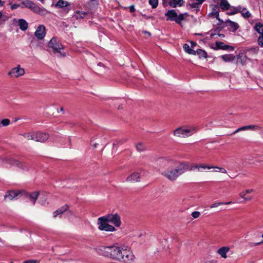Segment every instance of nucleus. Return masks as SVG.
<instances>
[{
	"label": "nucleus",
	"instance_id": "obj_1",
	"mask_svg": "<svg viewBox=\"0 0 263 263\" xmlns=\"http://www.w3.org/2000/svg\"><path fill=\"white\" fill-rule=\"evenodd\" d=\"M158 162L161 168L166 169L161 173V175L171 181L176 180L179 176L187 170L193 171L196 168L199 170L200 168H211V167L203 164L190 166L189 162L186 161H177L168 158H161Z\"/></svg>",
	"mask_w": 263,
	"mask_h": 263
},
{
	"label": "nucleus",
	"instance_id": "obj_2",
	"mask_svg": "<svg viewBox=\"0 0 263 263\" xmlns=\"http://www.w3.org/2000/svg\"><path fill=\"white\" fill-rule=\"evenodd\" d=\"M98 252L103 256L125 263H130L135 258L130 250L115 245L101 246L98 248Z\"/></svg>",
	"mask_w": 263,
	"mask_h": 263
},
{
	"label": "nucleus",
	"instance_id": "obj_3",
	"mask_svg": "<svg viewBox=\"0 0 263 263\" xmlns=\"http://www.w3.org/2000/svg\"><path fill=\"white\" fill-rule=\"evenodd\" d=\"M108 222L111 223L116 227H119L121 224V217L117 213L108 214L99 217L97 222L99 230L107 232L116 231L115 228L109 224Z\"/></svg>",
	"mask_w": 263,
	"mask_h": 263
},
{
	"label": "nucleus",
	"instance_id": "obj_4",
	"mask_svg": "<svg viewBox=\"0 0 263 263\" xmlns=\"http://www.w3.org/2000/svg\"><path fill=\"white\" fill-rule=\"evenodd\" d=\"M22 8H27L30 9L33 12L40 15H45L47 11L46 9L40 7L33 2L30 0H22L21 2Z\"/></svg>",
	"mask_w": 263,
	"mask_h": 263
},
{
	"label": "nucleus",
	"instance_id": "obj_5",
	"mask_svg": "<svg viewBox=\"0 0 263 263\" xmlns=\"http://www.w3.org/2000/svg\"><path fill=\"white\" fill-rule=\"evenodd\" d=\"M48 47L52 49L54 54H59L61 57H65L66 53L61 51L63 49V45L57 37H53L48 43Z\"/></svg>",
	"mask_w": 263,
	"mask_h": 263
},
{
	"label": "nucleus",
	"instance_id": "obj_6",
	"mask_svg": "<svg viewBox=\"0 0 263 263\" xmlns=\"http://www.w3.org/2000/svg\"><path fill=\"white\" fill-rule=\"evenodd\" d=\"M198 130V128L197 127H193L191 128L185 129L183 128L182 127H180L174 131V135L178 137H180L182 135L183 137H185V136H191Z\"/></svg>",
	"mask_w": 263,
	"mask_h": 263
},
{
	"label": "nucleus",
	"instance_id": "obj_7",
	"mask_svg": "<svg viewBox=\"0 0 263 263\" xmlns=\"http://www.w3.org/2000/svg\"><path fill=\"white\" fill-rule=\"evenodd\" d=\"M40 195V192L35 191L33 192L29 193L25 190H21V197L29 199V200L34 204L36 202V200Z\"/></svg>",
	"mask_w": 263,
	"mask_h": 263
},
{
	"label": "nucleus",
	"instance_id": "obj_8",
	"mask_svg": "<svg viewBox=\"0 0 263 263\" xmlns=\"http://www.w3.org/2000/svg\"><path fill=\"white\" fill-rule=\"evenodd\" d=\"M18 196H21V190H9L4 195V199L12 200Z\"/></svg>",
	"mask_w": 263,
	"mask_h": 263
},
{
	"label": "nucleus",
	"instance_id": "obj_9",
	"mask_svg": "<svg viewBox=\"0 0 263 263\" xmlns=\"http://www.w3.org/2000/svg\"><path fill=\"white\" fill-rule=\"evenodd\" d=\"M6 162L7 163L10 164L11 165L16 166L18 168L23 170H25V168H26V165L24 164H23L22 162L16 159H15L13 158L10 157L6 159Z\"/></svg>",
	"mask_w": 263,
	"mask_h": 263
},
{
	"label": "nucleus",
	"instance_id": "obj_10",
	"mask_svg": "<svg viewBox=\"0 0 263 263\" xmlns=\"http://www.w3.org/2000/svg\"><path fill=\"white\" fill-rule=\"evenodd\" d=\"M25 73V70L23 68L20 67L18 65L17 67L13 68L9 72L8 74L12 77L17 78L20 76H23Z\"/></svg>",
	"mask_w": 263,
	"mask_h": 263
},
{
	"label": "nucleus",
	"instance_id": "obj_11",
	"mask_svg": "<svg viewBox=\"0 0 263 263\" xmlns=\"http://www.w3.org/2000/svg\"><path fill=\"white\" fill-rule=\"evenodd\" d=\"M54 6L58 9L64 8V11L66 13L71 10V8L69 7L70 3L64 0H59Z\"/></svg>",
	"mask_w": 263,
	"mask_h": 263
},
{
	"label": "nucleus",
	"instance_id": "obj_12",
	"mask_svg": "<svg viewBox=\"0 0 263 263\" xmlns=\"http://www.w3.org/2000/svg\"><path fill=\"white\" fill-rule=\"evenodd\" d=\"M49 136L46 133L36 132L34 133V140L36 142H44L47 141Z\"/></svg>",
	"mask_w": 263,
	"mask_h": 263
},
{
	"label": "nucleus",
	"instance_id": "obj_13",
	"mask_svg": "<svg viewBox=\"0 0 263 263\" xmlns=\"http://www.w3.org/2000/svg\"><path fill=\"white\" fill-rule=\"evenodd\" d=\"M216 47L213 48L214 50H230L233 51L235 47L233 46L225 45L223 42L220 41H216L215 42Z\"/></svg>",
	"mask_w": 263,
	"mask_h": 263
},
{
	"label": "nucleus",
	"instance_id": "obj_14",
	"mask_svg": "<svg viewBox=\"0 0 263 263\" xmlns=\"http://www.w3.org/2000/svg\"><path fill=\"white\" fill-rule=\"evenodd\" d=\"M34 34L38 39H43L46 34L45 27L43 25H39L35 31Z\"/></svg>",
	"mask_w": 263,
	"mask_h": 263
},
{
	"label": "nucleus",
	"instance_id": "obj_15",
	"mask_svg": "<svg viewBox=\"0 0 263 263\" xmlns=\"http://www.w3.org/2000/svg\"><path fill=\"white\" fill-rule=\"evenodd\" d=\"M224 24L230 27V28H229V31L232 32H235L239 27V25L237 23L233 22L229 19L226 20L224 21Z\"/></svg>",
	"mask_w": 263,
	"mask_h": 263
},
{
	"label": "nucleus",
	"instance_id": "obj_16",
	"mask_svg": "<svg viewBox=\"0 0 263 263\" xmlns=\"http://www.w3.org/2000/svg\"><path fill=\"white\" fill-rule=\"evenodd\" d=\"M165 15L166 17V21H176V18L177 16V13L175 10L172 9L168 10L165 13Z\"/></svg>",
	"mask_w": 263,
	"mask_h": 263
},
{
	"label": "nucleus",
	"instance_id": "obj_17",
	"mask_svg": "<svg viewBox=\"0 0 263 263\" xmlns=\"http://www.w3.org/2000/svg\"><path fill=\"white\" fill-rule=\"evenodd\" d=\"M141 177L140 174L138 172H134L128 176L126 179V181L128 182H139Z\"/></svg>",
	"mask_w": 263,
	"mask_h": 263
},
{
	"label": "nucleus",
	"instance_id": "obj_18",
	"mask_svg": "<svg viewBox=\"0 0 263 263\" xmlns=\"http://www.w3.org/2000/svg\"><path fill=\"white\" fill-rule=\"evenodd\" d=\"M69 208V206L67 204H66L60 207L53 212V217L55 218L58 215H61L64 212H67Z\"/></svg>",
	"mask_w": 263,
	"mask_h": 263
},
{
	"label": "nucleus",
	"instance_id": "obj_19",
	"mask_svg": "<svg viewBox=\"0 0 263 263\" xmlns=\"http://www.w3.org/2000/svg\"><path fill=\"white\" fill-rule=\"evenodd\" d=\"M184 0H170L168 2V5L170 7L173 8H176L177 7H182L184 4Z\"/></svg>",
	"mask_w": 263,
	"mask_h": 263
},
{
	"label": "nucleus",
	"instance_id": "obj_20",
	"mask_svg": "<svg viewBox=\"0 0 263 263\" xmlns=\"http://www.w3.org/2000/svg\"><path fill=\"white\" fill-rule=\"evenodd\" d=\"M18 26H20V28L22 31H25L28 29V24L27 21L23 18H20L18 21Z\"/></svg>",
	"mask_w": 263,
	"mask_h": 263
},
{
	"label": "nucleus",
	"instance_id": "obj_21",
	"mask_svg": "<svg viewBox=\"0 0 263 263\" xmlns=\"http://www.w3.org/2000/svg\"><path fill=\"white\" fill-rule=\"evenodd\" d=\"M219 6L223 11L228 10L231 7L227 0H220Z\"/></svg>",
	"mask_w": 263,
	"mask_h": 263
},
{
	"label": "nucleus",
	"instance_id": "obj_22",
	"mask_svg": "<svg viewBox=\"0 0 263 263\" xmlns=\"http://www.w3.org/2000/svg\"><path fill=\"white\" fill-rule=\"evenodd\" d=\"M229 250L230 248L228 247H222L218 250L217 252L222 258H226L227 257V253Z\"/></svg>",
	"mask_w": 263,
	"mask_h": 263
},
{
	"label": "nucleus",
	"instance_id": "obj_23",
	"mask_svg": "<svg viewBox=\"0 0 263 263\" xmlns=\"http://www.w3.org/2000/svg\"><path fill=\"white\" fill-rule=\"evenodd\" d=\"M236 56L232 54H226L221 56V59L225 62H230L235 60Z\"/></svg>",
	"mask_w": 263,
	"mask_h": 263
},
{
	"label": "nucleus",
	"instance_id": "obj_24",
	"mask_svg": "<svg viewBox=\"0 0 263 263\" xmlns=\"http://www.w3.org/2000/svg\"><path fill=\"white\" fill-rule=\"evenodd\" d=\"M237 58V64L240 63L241 65H244L247 61V57L243 55L242 53L239 54L236 57Z\"/></svg>",
	"mask_w": 263,
	"mask_h": 263
},
{
	"label": "nucleus",
	"instance_id": "obj_25",
	"mask_svg": "<svg viewBox=\"0 0 263 263\" xmlns=\"http://www.w3.org/2000/svg\"><path fill=\"white\" fill-rule=\"evenodd\" d=\"M252 191H253L252 189L246 190L245 191H243V192H241L240 193V196L241 197L243 198L246 201H250L252 199V197L250 196H246V195L247 194L251 193Z\"/></svg>",
	"mask_w": 263,
	"mask_h": 263
},
{
	"label": "nucleus",
	"instance_id": "obj_26",
	"mask_svg": "<svg viewBox=\"0 0 263 263\" xmlns=\"http://www.w3.org/2000/svg\"><path fill=\"white\" fill-rule=\"evenodd\" d=\"M195 55H198L199 59H206L208 57L207 52L201 49H198L197 50H195Z\"/></svg>",
	"mask_w": 263,
	"mask_h": 263
},
{
	"label": "nucleus",
	"instance_id": "obj_27",
	"mask_svg": "<svg viewBox=\"0 0 263 263\" xmlns=\"http://www.w3.org/2000/svg\"><path fill=\"white\" fill-rule=\"evenodd\" d=\"M189 15L187 12L180 13L179 15L177 14L175 22L177 24L180 25L181 24V22L184 20V16H188Z\"/></svg>",
	"mask_w": 263,
	"mask_h": 263
},
{
	"label": "nucleus",
	"instance_id": "obj_28",
	"mask_svg": "<svg viewBox=\"0 0 263 263\" xmlns=\"http://www.w3.org/2000/svg\"><path fill=\"white\" fill-rule=\"evenodd\" d=\"M232 8H233V10H232L231 11L227 12L226 14L227 15H234L238 12H241V6L232 7Z\"/></svg>",
	"mask_w": 263,
	"mask_h": 263
},
{
	"label": "nucleus",
	"instance_id": "obj_29",
	"mask_svg": "<svg viewBox=\"0 0 263 263\" xmlns=\"http://www.w3.org/2000/svg\"><path fill=\"white\" fill-rule=\"evenodd\" d=\"M128 139L127 138H123L121 139H117L115 140L113 142V147L118 146L119 145H122L127 141Z\"/></svg>",
	"mask_w": 263,
	"mask_h": 263
},
{
	"label": "nucleus",
	"instance_id": "obj_30",
	"mask_svg": "<svg viewBox=\"0 0 263 263\" xmlns=\"http://www.w3.org/2000/svg\"><path fill=\"white\" fill-rule=\"evenodd\" d=\"M184 50L190 54L195 55V50L192 49L190 46L187 44H184L183 46Z\"/></svg>",
	"mask_w": 263,
	"mask_h": 263
},
{
	"label": "nucleus",
	"instance_id": "obj_31",
	"mask_svg": "<svg viewBox=\"0 0 263 263\" xmlns=\"http://www.w3.org/2000/svg\"><path fill=\"white\" fill-rule=\"evenodd\" d=\"M263 27V24L259 22L255 25L254 27V29L259 34H261V33H263V30H261V28Z\"/></svg>",
	"mask_w": 263,
	"mask_h": 263
},
{
	"label": "nucleus",
	"instance_id": "obj_32",
	"mask_svg": "<svg viewBox=\"0 0 263 263\" xmlns=\"http://www.w3.org/2000/svg\"><path fill=\"white\" fill-rule=\"evenodd\" d=\"M99 5V0H88V5L90 8H96Z\"/></svg>",
	"mask_w": 263,
	"mask_h": 263
},
{
	"label": "nucleus",
	"instance_id": "obj_33",
	"mask_svg": "<svg viewBox=\"0 0 263 263\" xmlns=\"http://www.w3.org/2000/svg\"><path fill=\"white\" fill-rule=\"evenodd\" d=\"M136 148L139 152H143L146 149V146L141 142H139L136 145Z\"/></svg>",
	"mask_w": 263,
	"mask_h": 263
},
{
	"label": "nucleus",
	"instance_id": "obj_34",
	"mask_svg": "<svg viewBox=\"0 0 263 263\" xmlns=\"http://www.w3.org/2000/svg\"><path fill=\"white\" fill-rule=\"evenodd\" d=\"M227 26L228 25H226V24H223L222 26H218L213 29V31L216 33H219L222 30V29H223L224 27H227Z\"/></svg>",
	"mask_w": 263,
	"mask_h": 263
},
{
	"label": "nucleus",
	"instance_id": "obj_35",
	"mask_svg": "<svg viewBox=\"0 0 263 263\" xmlns=\"http://www.w3.org/2000/svg\"><path fill=\"white\" fill-rule=\"evenodd\" d=\"M148 3L153 9H155L158 6V0H149Z\"/></svg>",
	"mask_w": 263,
	"mask_h": 263
},
{
	"label": "nucleus",
	"instance_id": "obj_36",
	"mask_svg": "<svg viewBox=\"0 0 263 263\" xmlns=\"http://www.w3.org/2000/svg\"><path fill=\"white\" fill-rule=\"evenodd\" d=\"M231 203V202H215V203H214L212 204H211L210 206V208H214L217 207L219 205H223V204H230Z\"/></svg>",
	"mask_w": 263,
	"mask_h": 263
},
{
	"label": "nucleus",
	"instance_id": "obj_37",
	"mask_svg": "<svg viewBox=\"0 0 263 263\" xmlns=\"http://www.w3.org/2000/svg\"><path fill=\"white\" fill-rule=\"evenodd\" d=\"M247 51L251 52L253 53H257L259 51V48L258 46L252 47L250 48H248Z\"/></svg>",
	"mask_w": 263,
	"mask_h": 263
},
{
	"label": "nucleus",
	"instance_id": "obj_38",
	"mask_svg": "<svg viewBox=\"0 0 263 263\" xmlns=\"http://www.w3.org/2000/svg\"><path fill=\"white\" fill-rule=\"evenodd\" d=\"M77 13L78 15L77 16V18H84L85 16L87 15V13L84 11H78L77 12Z\"/></svg>",
	"mask_w": 263,
	"mask_h": 263
},
{
	"label": "nucleus",
	"instance_id": "obj_39",
	"mask_svg": "<svg viewBox=\"0 0 263 263\" xmlns=\"http://www.w3.org/2000/svg\"><path fill=\"white\" fill-rule=\"evenodd\" d=\"M246 10V9L245 8H244L243 9V10L241 11V12H240L242 16L244 18H246L250 17L251 16V13L248 11H246V12H243V10Z\"/></svg>",
	"mask_w": 263,
	"mask_h": 263
},
{
	"label": "nucleus",
	"instance_id": "obj_40",
	"mask_svg": "<svg viewBox=\"0 0 263 263\" xmlns=\"http://www.w3.org/2000/svg\"><path fill=\"white\" fill-rule=\"evenodd\" d=\"M247 129H260L261 127L257 125H250L246 126Z\"/></svg>",
	"mask_w": 263,
	"mask_h": 263
},
{
	"label": "nucleus",
	"instance_id": "obj_41",
	"mask_svg": "<svg viewBox=\"0 0 263 263\" xmlns=\"http://www.w3.org/2000/svg\"><path fill=\"white\" fill-rule=\"evenodd\" d=\"M257 43L258 45L263 47V33H261L257 39Z\"/></svg>",
	"mask_w": 263,
	"mask_h": 263
},
{
	"label": "nucleus",
	"instance_id": "obj_42",
	"mask_svg": "<svg viewBox=\"0 0 263 263\" xmlns=\"http://www.w3.org/2000/svg\"><path fill=\"white\" fill-rule=\"evenodd\" d=\"M219 10V6L217 4L213 5L212 11L210 13H214Z\"/></svg>",
	"mask_w": 263,
	"mask_h": 263
},
{
	"label": "nucleus",
	"instance_id": "obj_43",
	"mask_svg": "<svg viewBox=\"0 0 263 263\" xmlns=\"http://www.w3.org/2000/svg\"><path fill=\"white\" fill-rule=\"evenodd\" d=\"M24 136L27 138H28V139L29 140H34V133H32V134H30V133H27V134H25Z\"/></svg>",
	"mask_w": 263,
	"mask_h": 263
},
{
	"label": "nucleus",
	"instance_id": "obj_44",
	"mask_svg": "<svg viewBox=\"0 0 263 263\" xmlns=\"http://www.w3.org/2000/svg\"><path fill=\"white\" fill-rule=\"evenodd\" d=\"M10 122V120L8 119H3L1 122V123L3 125V126H8V125H9Z\"/></svg>",
	"mask_w": 263,
	"mask_h": 263
},
{
	"label": "nucleus",
	"instance_id": "obj_45",
	"mask_svg": "<svg viewBox=\"0 0 263 263\" xmlns=\"http://www.w3.org/2000/svg\"><path fill=\"white\" fill-rule=\"evenodd\" d=\"M187 5L189 6L190 7V9H192V8H197L198 6L200 5L199 4H198L197 2L196 3H189L187 4Z\"/></svg>",
	"mask_w": 263,
	"mask_h": 263
},
{
	"label": "nucleus",
	"instance_id": "obj_46",
	"mask_svg": "<svg viewBox=\"0 0 263 263\" xmlns=\"http://www.w3.org/2000/svg\"><path fill=\"white\" fill-rule=\"evenodd\" d=\"M209 17H212V16H215L216 19L220 18L219 17V10L217 12H215L214 13H209L208 14Z\"/></svg>",
	"mask_w": 263,
	"mask_h": 263
},
{
	"label": "nucleus",
	"instance_id": "obj_47",
	"mask_svg": "<svg viewBox=\"0 0 263 263\" xmlns=\"http://www.w3.org/2000/svg\"><path fill=\"white\" fill-rule=\"evenodd\" d=\"M209 17H212V16H215L216 19L220 18L219 17V10L217 12H215L214 13H209L208 14Z\"/></svg>",
	"mask_w": 263,
	"mask_h": 263
},
{
	"label": "nucleus",
	"instance_id": "obj_48",
	"mask_svg": "<svg viewBox=\"0 0 263 263\" xmlns=\"http://www.w3.org/2000/svg\"><path fill=\"white\" fill-rule=\"evenodd\" d=\"M200 213L198 211H194L192 213V216L194 218H198L200 215Z\"/></svg>",
	"mask_w": 263,
	"mask_h": 263
},
{
	"label": "nucleus",
	"instance_id": "obj_49",
	"mask_svg": "<svg viewBox=\"0 0 263 263\" xmlns=\"http://www.w3.org/2000/svg\"><path fill=\"white\" fill-rule=\"evenodd\" d=\"M263 243V240H262L261 241H259V242H249V246L251 247H254V246H257V245H261Z\"/></svg>",
	"mask_w": 263,
	"mask_h": 263
},
{
	"label": "nucleus",
	"instance_id": "obj_50",
	"mask_svg": "<svg viewBox=\"0 0 263 263\" xmlns=\"http://www.w3.org/2000/svg\"><path fill=\"white\" fill-rule=\"evenodd\" d=\"M140 14L146 20H148V19L154 20V18H155V17L153 15L147 16L145 14H143L142 13H141Z\"/></svg>",
	"mask_w": 263,
	"mask_h": 263
},
{
	"label": "nucleus",
	"instance_id": "obj_51",
	"mask_svg": "<svg viewBox=\"0 0 263 263\" xmlns=\"http://www.w3.org/2000/svg\"><path fill=\"white\" fill-rule=\"evenodd\" d=\"M208 166L210 167L209 166ZM211 168H213V167L216 168L218 170V171H219V172L220 171V172H221L223 173H227L226 170L224 169L223 167H218V166H215V167L211 166Z\"/></svg>",
	"mask_w": 263,
	"mask_h": 263
},
{
	"label": "nucleus",
	"instance_id": "obj_52",
	"mask_svg": "<svg viewBox=\"0 0 263 263\" xmlns=\"http://www.w3.org/2000/svg\"><path fill=\"white\" fill-rule=\"evenodd\" d=\"M242 130H247L246 128V126H242L241 127H240L238 128L237 130H236L235 132H234L231 135H234L239 131Z\"/></svg>",
	"mask_w": 263,
	"mask_h": 263
},
{
	"label": "nucleus",
	"instance_id": "obj_53",
	"mask_svg": "<svg viewBox=\"0 0 263 263\" xmlns=\"http://www.w3.org/2000/svg\"><path fill=\"white\" fill-rule=\"evenodd\" d=\"M20 6L21 7V4H14L13 5H12V6H11V10L16 9Z\"/></svg>",
	"mask_w": 263,
	"mask_h": 263
},
{
	"label": "nucleus",
	"instance_id": "obj_54",
	"mask_svg": "<svg viewBox=\"0 0 263 263\" xmlns=\"http://www.w3.org/2000/svg\"><path fill=\"white\" fill-rule=\"evenodd\" d=\"M37 260L35 259H29L23 261L22 263H36Z\"/></svg>",
	"mask_w": 263,
	"mask_h": 263
},
{
	"label": "nucleus",
	"instance_id": "obj_55",
	"mask_svg": "<svg viewBox=\"0 0 263 263\" xmlns=\"http://www.w3.org/2000/svg\"><path fill=\"white\" fill-rule=\"evenodd\" d=\"M217 20L218 21V23L217 24V26H222V24H224V22L220 18H218Z\"/></svg>",
	"mask_w": 263,
	"mask_h": 263
},
{
	"label": "nucleus",
	"instance_id": "obj_56",
	"mask_svg": "<svg viewBox=\"0 0 263 263\" xmlns=\"http://www.w3.org/2000/svg\"><path fill=\"white\" fill-rule=\"evenodd\" d=\"M129 10L130 12H134L136 11V9L135 8V6L134 5H131L129 7Z\"/></svg>",
	"mask_w": 263,
	"mask_h": 263
},
{
	"label": "nucleus",
	"instance_id": "obj_57",
	"mask_svg": "<svg viewBox=\"0 0 263 263\" xmlns=\"http://www.w3.org/2000/svg\"><path fill=\"white\" fill-rule=\"evenodd\" d=\"M190 43H191V48L192 49L194 48L197 45V43L195 42L191 41Z\"/></svg>",
	"mask_w": 263,
	"mask_h": 263
},
{
	"label": "nucleus",
	"instance_id": "obj_58",
	"mask_svg": "<svg viewBox=\"0 0 263 263\" xmlns=\"http://www.w3.org/2000/svg\"><path fill=\"white\" fill-rule=\"evenodd\" d=\"M142 33L145 34H147L148 36H151V33L149 31H147L146 30H143L142 31Z\"/></svg>",
	"mask_w": 263,
	"mask_h": 263
},
{
	"label": "nucleus",
	"instance_id": "obj_59",
	"mask_svg": "<svg viewBox=\"0 0 263 263\" xmlns=\"http://www.w3.org/2000/svg\"><path fill=\"white\" fill-rule=\"evenodd\" d=\"M170 0H162V4L165 7L166 4L168 3V2L170 1Z\"/></svg>",
	"mask_w": 263,
	"mask_h": 263
},
{
	"label": "nucleus",
	"instance_id": "obj_60",
	"mask_svg": "<svg viewBox=\"0 0 263 263\" xmlns=\"http://www.w3.org/2000/svg\"><path fill=\"white\" fill-rule=\"evenodd\" d=\"M195 11V13L197 14L200 11V7L198 6L197 8H195L194 10H192V11Z\"/></svg>",
	"mask_w": 263,
	"mask_h": 263
},
{
	"label": "nucleus",
	"instance_id": "obj_61",
	"mask_svg": "<svg viewBox=\"0 0 263 263\" xmlns=\"http://www.w3.org/2000/svg\"><path fill=\"white\" fill-rule=\"evenodd\" d=\"M198 4H199L200 5L205 1V0H196Z\"/></svg>",
	"mask_w": 263,
	"mask_h": 263
},
{
	"label": "nucleus",
	"instance_id": "obj_62",
	"mask_svg": "<svg viewBox=\"0 0 263 263\" xmlns=\"http://www.w3.org/2000/svg\"><path fill=\"white\" fill-rule=\"evenodd\" d=\"M5 2L2 0H0V7H3L4 6Z\"/></svg>",
	"mask_w": 263,
	"mask_h": 263
},
{
	"label": "nucleus",
	"instance_id": "obj_63",
	"mask_svg": "<svg viewBox=\"0 0 263 263\" xmlns=\"http://www.w3.org/2000/svg\"><path fill=\"white\" fill-rule=\"evenodd\" d=\"M218 35L219 36V37H225V35L224 34H221L220 33H217Z\"/></svg>",
	"mask_w": 263,
	"mask_h": 263
},
{
	"label": "nucleus",
	"instance_id": "obj_64",
	"mask_svg": "<svg viewBox=\"0 0 263 263\" xmlns=\"http://www.w3.org/2000/svg\"><path fill=\"white\" fill-rule=\"evenodd\" d=\"M68 212V214L70 215H73V213L72 211H70V210H68L67 211Z\"/></svg>",
	"mask_w": 263,
	"mask_h": 263
}]
</instances>
